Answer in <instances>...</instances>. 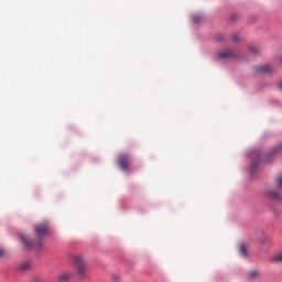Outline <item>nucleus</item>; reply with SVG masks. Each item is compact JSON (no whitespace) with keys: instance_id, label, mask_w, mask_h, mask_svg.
Returning <instances> with one entry per match:
<instances>
[{"instance_id":"14","label":"nucleus","mask_w":282,"mask_h":282,"mask_svg":"<svg viewBox=\"0 0 282 282\" xmlns=\"http://www.w3.org/2000/svg\"><path fill=\"white\" fill-rule=\"evenodd\" d=\"M273 261H275V263H282V252L274 256Z\"/></svg>"},{"instance_id":"9","label":"nucleus","mask_w":282,"mask_h":282,"mask_svg":"<svg viewBox=\"0 0 282 282\" xmlns=\"http://www.w3.org/2000/svg\"><path fill=\"white\" fill-rule=\"evenodd\" d=\"M69 279H72V272H63L58 275L57 281L65 282L69 281Z\"/></svg>"},{"instance_id":"18","label":"nucleus","mask_w":282,"mask_h":282,"mask_svg":"<svg viewBox=\"0 0 282 282\" xmlns=\"http://www.w3.org/2000/svg\"><path fill=\"white\" fill-rule=\"evenodd\" d=\"M279 89L282 91V82L279 84Z\"/></svg>"},{"instance_id":"2","label":"nucleus","mask_w":282,"mask_h":282,"mask_svg":"<svg viewBox=\"0 0 282 282\" xmlns=\"http://www.w3.org/2000/svg\"><path fill=\"white\" fill-rule=\"evenodd\" d=\"M281 151L282 143L273 148L269 154L263 155V153H261V151L259 150L251 152L250 158H252L253 164L251 165L250 171L252 172L254 171V169H257V162H261V160H264V162H270L272 160V156L276 155V153H281Z\"/></svg>"},{"instance_id":"5","label":"nucleus","mask_w":282,"mask_h":282,"mask_svg":"<svg viewBox=\"0 0 282 282\" xmlns=\"http://www.w3.org/2000/svg\"><path fill=\"white\" fill-rule=\"evenodd\" d=\"M276 67H282V54H275L272 64L264 63L256 67V72H272Z\"/></svg>"},{"instance_id":"7","label":"nucleus","mask_w":282,"mask_h":282,"mask_svg":"<svg viewBox=\"0 0 282 282\" xmlns=\"http://www.w3.org/2000/svg\"><path fill=\"white\" fill-rule=\"evenodd\" d=\"M118 164L122 171H129L131 169V155L129 154H119Z\"/></svg>"},{"instance_id":"13","label":"nucleus","mask_w":282,"mask_h":282,"mask_svg":"<svg viewBox=\"0 0 282 282\" xmlns=\"http://www.w3.org/2000/svg\"><path fill=\"white\" fill-rule=\"evenodd\" d=\"M231 41H232L234 43H239V42L241 41V39L239 37V34L234 33V34L231 35Z\"/></svg>"},{"instance_id":"15","label":"nucleus","mask_w":282,"mask_h":282,"mask_svg":"<svg viewBox=\"0 0 282 282\" xmlns=\"http://www.w3.org/2000/svg\"><path fill=\"white\" fill-rule=\"evenodd\" d=\"M217 41H224V35H218Z\"/></svg>"},{"instance_id":"17","label":"nucleus","mask_w":282,"mask_h":282,"mask_svg":"<svg viewBox=\"0 0 282 282\" xmlns=\"http://www.w3.org/2000/svg\"><path fill=\"white\" fill-rule=\"evenodd\" d=\"M4 251L0 249V257H3Z\"/></svg>"},{"instance_id":"10","label":"nucleus","mask_w":282,"mask_h":282,"mask_svg":"<svg viewBox=\"0 0 282 282\" xmlns=\"http://www.w3.org/2000/svg\"><path fill=\"white\" fill-rule=\"evenodd\" d=\"M249 52L253 56H259V54H261V48H259V46H256V45H250L249 46Z\"/></svg>"},{"instance_id":"12","label":"nucleus","mask_w":282,"mask_h":282,"mask_svg":"<svg viewBox=\"0 0 282 282\" xmlns=\"http://www.w3.org/2000/svg\"><path fill=\"white\" fill-rule=\"evenodd\" d=\"M239 252L242 257H246L247 252H248V248L246 247V245H240L239 246Z\"/></svg>"},{"instance_id":"1","label":"nucleus","mask_w":282,"mask_h":282,"mask_svg":"<svg viewBox=\"0 0 282 282\" xmlns=\"http://www.w3.org/2000/svg\"><path fill=\"white\" fill-rule=\"evenodd\" d=\"M35 230V235L37 237V240H30V238H28V236L25 235H21L20 239L23 241L24 246L29 249L34 248L35 250H41V248H43V237H45V235H47V224L43 223L40 225H35L34 227Z\"/></svg>"},{"instance_id":"6","label":"nucleus","mask_w":282,"mask_h":282,"mask_svg":"<svg viewBox=\"0 0 282 282\" xmlns=\"http://www.w3.org/2000/svg\"><path fill=\"white\" fill-rule=\"evenodd\" d=\"M217 61H230L231 58H239V54L230 50L219 51L216 53Z\"/></svg>"},{"instance_id":"11","label":"nucleus","mask_w":282,"mask_h":282,"mask_svg":"<svg viewBox=\"0 0 282 282\" xmlns=\"http://www.w3.org/2000/svg\"><path fill=\"white\" fill-rule=\"evenodd\" d=\"M29 268H32V262L30 261H24L20 264L21 272L28 271Z\"/></svg>"},{"instance_id":"8","label":"nucleus","mask_w":282,"mask_h":282,"mask_svg":"<svg viewBox=\"0 0 282 282\" xmlns=\"http://www.w3.org/2000/svg\"><path fill=\"white\" fill-rule=\"evenodd\" d=\"M259 276H261V273L259 272V270H252L248 273L249 281H257Z\"/></svg>"},{"instance_id":"16","label":"nucleus","mask_w":282,"mask_h":282,"mask_svg":"<svg viewBox=\"0 0 282 282\" xmlns=\"http://www.w3.org/2000/svg\"><path fill=\"white\" fill-rule=\"evenodd\" d=\"M193 19L195 22L199 21V18L197 15H195Z\"/></svg>"},{"instance_id":"3","label":"nucleus","mask_w":282,"mask_h":282,"mask_svg":"<svg viewBox=\"0 0 282 282\" xmlns=\"http://www.w3.org/2000/svg\"><path fill=\"white\" fill-rule=\"evenodd\" d=\"M281 189H282V174L275 177V188H269L264 192V196L268 199H272L273 202L276 199H281Z\"/></svg>"},{"instance_id":"4","label":"nucleus","mask_w":282,"mask_h":282,"mask_svg":"<svg viewBox=\"0 0 282 282\" xmlns=\"http://www.w3.org/2000/svg\"><path fill=\"white\" fill-rule=\"evenodd\" d=\"M72 260L75 263L77 276H79V279H86L87 262H85V259L82 258V256L76 254L72 257Z\"/></svg>"}]
</instances>
